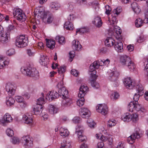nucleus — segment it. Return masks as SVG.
<instances>
[{
  "instance_id": "nucleus-1",
  "label": "nucleus",
  "mask_w": 148,
  "mask_h": 148,
  "mask_svg": "<svg viewBox=\"0 0 148 148\" xmlns=\"http://www.w3.org/2000/svg\"><path fill=\"white\" fill-rule=\"evenodd\" d=\"M139 94H135L134 95V101L131 102L128 106V111L132 112L134 113L131 115V120L133 122L136 123L138 120V114L137 112L139 111V103L138 101L139 100Z\"/></svg>"
},
{
  "instance_id": "nucleus-2",
  "label": "nucleus",
  "mask_w": 148,
  "mask_h": 148,
  "mask_svg": "<svg viewBox=\"0 0 148 148\" xmlns=\"http://www.w3.org/2000/svg\"><path fill=\"white\" fill-rule=\"evenodd\" d=\"M99 61H95L90 66L89 71L91 72L90 82L92 86L96 89H98L99 87V84L96 82L97 76L96 75V71L95 69H98L100 66H101Z\"/></svg>"
},
{
  "instance_id": "nucleus-3",
  "label": "nucleus",
  "mask_w": 148,
  "mask_h": 148,
  "mask_svg": "<svg viewBox=\"0 0 148 148\" xmlns=\"http://www.w3.org/2000/svg\"><path fill=\"white\" fill-rule=\"evenodd\" d=\"M22 72L29 77H35L38 76V72L36 68L29 65L27 67L21 68Z\"/></svg>"
},
{
  "instance_id": "nucleus-4",
  "label": "nucleus",
  "mask_w": 148,
  "mask_h": 148,
  "mask_svg": "<svg viewBox=\"0 0 148 148\" xmlns=\"http://www.w3.org/2000/svg\"><path fill=\"white\" fill-rule=\"evenodd\" d=\"M28 43L27 38L23 35H21L17 37L15 44L18 47L23 48L27 46Z\"/></svg>"
},
{
  "instance_id": "nucleus-5",
  "label": "nucleus",
  "mask_w": 148,
  "mask_h": 148,
  "mask_svg": "<svg viewBox=\"0 0 148 148\" xmlns=\"http://www.w3.org/2000/svg\"><path fill=\"white\" fill-rule=\"evenodd\" d=\"M13 13L14 16L18 20L22 22L25 20L26 17L22 10L19 9H14Z\"/></svg>"
},
{
  "instance_id": "nucleus-6",
  "label": "nucleus",
  "mask_w": 148,
  "mask_h": 148,
  "mask_svg": "<svg viewBox=\"0 0 148 148\" xmlns=\"http://www.w3.org/2000/svg\"><path fill=\"white\" fill-rule=\"evenodd\" d=\"M34 13L35 17H37L39 19H42L44 21V19L46 17L47 13H45L44 10L41 8L35 9Z\"/></svg>"
},
{
  "instance_id": "nucleus-7",
  "label": "nucleus",
  "mask_w": 148,
  "mask_h": 148,
  "mask_svg": "<svg viewBox=\"0 0 148 148\" xmlns=\"http://www.w3.org/2000/svg\"><path fill=\"white\" fill-rule=\"evenodd\" d=\"M97 111L101 114L105 115L108 112L107 106L105 104H99L96 107Z\"/></svg>"
},
{
  "instance_id": "nucleus-8",
  "label": "nucleus",
  "mask_w": 148,
  "mask_h": 148,
  "mask_svg": "<svg viewBox=\"0 0 148 148\" xmlns=\"http://www.w3.org/2000/svg\"><path fill=\"white\" fill-rule=\"evenodd\" d=\"M21 140L25 147H29L32 146L33 142L29 136H24L22 138Z\"/></svg>"
},
{
  "instance_id": "nucleus-9",
  "label": "nucleus",
  "mask_w": 148,
  "mask_h": 148,
  "mask_svg": "<svg viewBox=\"0 0 148 148\" xmlns=\"http://www.w3.org/2000/svg\"><path fill=\"white\" fill-rule=\"evenodd\" d=\"M123 83L126 88L130 89H132L135 86L134 82L130 77L125 78Z\"/></svg>"
},
{
  "instance_id": "nucleus-10",
  "label": "nucleus",
  "mask_w": 148,
  "mask_h": 148,
  "mask_svg": "<svg viewBox=\"0 0 148 148\" xmlns=\"http://www.w3.org/2000/svg\"><path fill=\"white\" fill-rule=\"evenodd\" d=\"M59 97V94L56 91L53 90L50 92L49 95L46 96V99L49 101H51L53 99H57Z\"/></svg>"
},
{
  "instance_id": "nucleus-11",
  "label": "nucleus",
  "mask_w": 148,
  "mask_h": 148,
  "mask_svg": "<svg viewBox=\"0 0 148 148\" xmlns=\"http://www.w3.org/2000/svg\"><path fill=\"white\" fill-rule=\"evenodd\" d=\"M14 87V85L10 83H8L5 86L6 90L10 96L14 95L15 93V90Z\"/></svg>"
},
{
  "instance_id": "nucleus-12",
  "label": "nucleus",
  "mask_w": 148,
  "mask_h": 148,
  "mask_svg": "<svg viewBox=\"0 0 148 148\" xmlns=\"http://www.w3.org/2000/svg\"><path fill=\"white\" fill-rule=\"evenodd\" d=\"M139 136V133L138 131H136L135 133H133L130 136L128 137L127 139V142L130 144L134 143L136 139H138V136Z\"/></svg>"
},
{
  "instance_id": "nucleus-13",
  "label": "nucleus",
  "mask_w": 148,
  "mask_h": 148,
  "mask_svg": "<svg viewBox=\"0 0 148 148\" xmlns=\"http://www.w3.org/2000/svg\"><path fill=\"white\" fill-rule=\"evenodd\" d=\"M88 88L87 86L82 85L79 89V91L78 95V97L80 98H84L85 95L86 93V91Z\"/></svg>"
},
{
  "instance_id": "nucleus-14",
  "label": "nucleus",
  "mask_w": 148,
  "mask_h": 148,
  "mask_svg": "<svg viewBox=\"0 0 148 148\" xmlns=\"http://www.w3.org/2000/svg\"><path fill=\"white\" fill-rule=\"evenodd\" d=\"M80 114L81 116L85 118H88L90 115V113L87 108H81Z\"/></svg>"
},
{
  "instance_id": "nucleus-15",
  "label": "nucleus",
  "mask_w": 148,
  "mask_h": 148,
  "mask_svg": "<svg viewBox=\"0 0 148 148\" xmlns=\"http://www.w3.org/2000/svg\"><path fill=\"white\" fill-rule=\"evenodd\" d=\"M59 96L61 97L62 98L66 97H68V92L64 87H60L58 91Z\"/></svg>"
},
{
  "instance_id": "nucleus-16",
  "label": "nucleus",
  "mask_w": 148,
  "mask_h": 148,
  "mask_svg": "<svg viewBox=\"0 0 148 148\" xmlns=\"http://www.w3.org/2000/svg\"><path fill=\"white\" fill-rule=\"evenodd\" d=\"M9 34L5 32L0 33V41L2 43H6L8 41Z\"/></svg>"
},
{
  "instance_id": "nucleus-17",
  "label": "nucleus",
  "mask_w": 148,
  "mask_h": 148,
  "mask_svg": "<svg viewBox=\"0 0 148 148\" xmlns=\"http://www.w3.org/2000/svg\"><path fill=\"white\" fill-rule=\"evenodd\" d=\"M72 103V100L71 98H69L68 97H66L63 98L62 105L64 107L69 106Z\"/></svg>"
},
{
  "instance_id": "nucleus-18",
  "label": "nucleus",
  "mask_w": 148,
  "mask_h": 148,
  "mask_svg": "<svg viewBox=\"0 0 148 148\" xmlns=\"http://www.w3.org/2000/svg\"><path fill=\"white\" fill-rule=\"evenodd\" d=\"M131 60L130 58L126 55L122 56L120 58V62L123 65L127 64L128 63L131 62Z\"/></svg>"
},
{
  "instance_id": "nucleus-19",
  "label": "nucleus",
  "mask_w": 148,
  "mask_h": 148,
  "mask_svg": "<svg viewBox=\"0 0 148 148\" xmlns=\"http://www.w3.org/2000/svg\"><path fill=\"white\" fill-rule=\"evenodd\" d=\"M115 49L118 52H122L123 51V44L121 42H116L114 45Z\"/></svg>"
},
{
  "instance_id": "nucleus-20",
  "label": "nucleus",
  "mask_w": 148,
  "mask_h": 148,
  "mask_svg": "<svg viewBox=\"0 0 148 148\" xmlns=\"http://www.w3.org/2000/svg\"><path fill=\"white\" fill-rule=\"evenodd\" d=\"M42 106H38L37 105L33 107V112L34 114L38 115L40 114L42 111Z\"/></svg>"
},
{
  "instance_id": "nucleus-21",
  "label": "nucleus",
  "mask_w": 148,
  "mask_h": 148,
  "mask_svg": "<svg viewBox=\"0 0 148 148\" xmlns=\"http://www.w3.org/2000/svg\"><path fill=\"white\" fill-rule=\"evenodd\" d=\"M119 75L118 71H114L110 74L109 79L112 81H115L117 79Z\"/></svg>"
},
{
  "instance_id": "nucleus-22",
  "label": "nucleus",
  "mask_w": 148,
  "mask_h": 148,
  "mask_svg": "<svg viewBox=\"0 0 148 148\" xmlns=\"http://www.w3.org/2000/svg\"><path fill=\"white\" fill-rule=\"evenodd\" d=\"M92 23L97 27H100L102 24L101 18L99 16L96 17L94 18V20L92 21Z\"/></svg>"
},
{
  "instance_id": "nucleus-23",
  "label": "nucleus",
  "mask_w": 148,
  "mask_h": 148,
  "mask_svg": "<svg viewBox=\"0 0 148 148\" xmlns=\"http://www.w3.org/2000/svg\"><path fill=\"white\" fill-rule=\"evenodd\" d=\"M72 48L74 50L79 51L82 47L79 41L74 40L72 42Z\"/></svg>"
},
{
  "instance_id": "nucleus-24",
  "label": "nucleus",
  "mask_w": 148,
  "mask_h": 148,
  "mask_svg": "<svg viewBox=\"0 0 148 148\" xmlns=\"http://www.w3.org/2000/svg\"><path fill=\"white\" fill-rule=\"evenodd\" d=\"M15 99L16 101L18 102L21 103L20 106L22 108H25L26 107V103L24 101V99L21 96H17L15 97Z\"/></svg>"
},
{
  "instance_id": "nucleus-25",
  "label": "nucleus",
  "mask_w": 148,
  "mask_h": 148,
  "mask_svg": "<svg viewBox=\"0 0 148 148\" xmlns=\"http://www.w3.org/2000/svg\"><path fill=\"white\" fill-rule=\"evenodd\" d=\"M46 45L47 47L51 49H53L55 47V42L52 40H49L47 38L46 39Z\"/></svg>"
},
{
  "instance_id": "nucleus-26",
  "label": "nucleus",
  "mask_w": 148,
  "mask_h": 148,
  "mask_svg": "<svg viewBox=\"0 0 148 148\" xmlns=\"http://www.w3.org/2000/svg\"><path fill=\"white\" fill-rule=\"evenodd\" d=\"M115 40L112 37L108 38L105 41V44L107 47H111L114 45Z\"/></svg>"
},
{
  "instance_id": "nucleus-27",
  "label": "nucleus",
  "mask_w": 148,
  "mask_h": 148,
  "mask_svg": "<svg viewBox=\"0 0 148 148\" xmlns=\"http://www.w3.org/2000/svg\"><path fill=\"white\" fill-rule=\"evenodd\" d=\"M23 120L24 121V123L27 124H29L32 123L33 120L32 118L29 115H25L23 117Z\"/></svg>"
},
{
  "instance_id": "nucleus-28",
  "label": "nucleus",
  "mask_w": 148,
  "mask_h": 148,
  "mask_svg": "<svg viewBox=\"0 0 148 148\" xmlns=\"http://www.w3.org/2000/svg\"><path fill=\"white\" fill-rule=\"evenodd\" d=\"M131 115L130 113H126L121 117L122 119L125 122H129L131 121Z\"/></svg>"
},
{
  "instance_id": "nucleus-29",
  "label": "nucleus",
  "mask_w": 148,
  "mask_h": 148,
  "mask_svg": "<svg viewBox=\"0 0 148 148\" xmlns=\"http://www.w3.org/2000/svg\"><path fill=\"white\" fill-rule=\"evenodd\" d=\"M64 27L66 29L70 30H72L74 28L71 22L69 21L65 23L64 25Z\"/></svg>"
},
{
  "instance_id": "nucleus-30",
  "label": "nucleus",
  "mask_w": 148,
  "mask_h": 148,
  "mask_svg": "<svg viewBox=\"0 0 148 148\" xmlns=\"http://www.w3.org/2000/svg\"><path fill=\"white\" fill-rule=\"evenodd\" d=\"M49 111L50 114H53L57 113L58 109L54 106L52 105H49Z\"/></svg>"
},
{
  "instance_id": "nucleus-31",
  "label": "nucleus",
  "mask_w": 148,
  "mask_h": 148,
  "mask_svg": "<svg viewBox=\"0 0 148 148\" xmlns=\"http://www.w3.org/2000/svg\"><path fill=\"white\" fill-rule=\"evenodd\" d=\"M60 133L61 135L64 137L67 136L69 134V132L68 130L64 129L63 128L60 129Z\"/></svg>"
},
{
  "instance_id": "nucleus-32",
  "label": "nucleus",
  "mask_w": 148,
  "mask_h": 148,
  "mask_svg": "<svg viewBox=\"0 0 148 148\" xmlns=\"http://www.w3.org/2000/svg\"><path fill=\"white\" fill-rule=\"evenodd\" d=\"M46 16V17L44 19V21H47L48 23H51L53 20V18L52 15L49 14V13H47Z\"/></svg>"
},
{
  "instance_id": "nucleus-33",
  "label": "nucleus",
  "mask_w": 148,
  "mask_h": 148,
  "mask_svg": "<svg viewBox=\"0 0 148 148\" xmlns=\"http://www.w3.org/2000/svg\"><path fill=\"white\" fill-rule=\"evenodd\" d=\"M83 132L82 127L80 125H78L77 127L76 128L75 132L77 134L78 137L80 136L84 135Z\"/></svg>"
},
{
  "instance_id": "nucleus-34",
  "label": "nucleus",
  "mask_w": 148,
  "mask_h": 148,
  "mask_svg": "<svg viewBox=\"0 0 148 148\" xmlns=\"http://www.w3.org/2000/svg\"><path fill=\"white\" fill-rule=\"evenodd\" d=\"M15 100L14 99L11 97H7L6 98V104L8 106H11L13 105Z\"/></svg>"
},
{
  "instance_id": "nucleus-35",
  "label": "nucleus",
  "mask_w": 148,
  "mask_h": 148,
  "mask_svg": "<svg viewBox=\"0 0 148 148\" xmlns=\"http://www.w3.org/2000/svg\"><path fill=\"white\" fill-rule=\"evenodd\" d=\"M8 62L5 61L4 58L0 56V69L3 68L4 66L7 64Z\"/></svg>"
},
{
  "instance_id": "nucleus-36",
  "label": "nucleus",
  "mask_w": 148,
  "mask_h": 148,
  "mask_svg": "<svg viewBox=\"0 0 148 148\" xmlns=\"http://www.w3.org/2000/svg\"><path fill=\"white\" fill-rule=\"evenodd\" d=\"M71 143L69 141H65L61 143L60 148H70Z\"/></svg>"
},
{
  "instance_id": "nucleus-37",
  "label": "nucleus",
  "mask_w": 148,
  "mask_h": 148,
  "mask_svg": "<svg viewBox=\"0 0 148 148\" xmlns=\"http://www.w3.org/2000/svg\"><path fill=\"white\" fill-rule=\"evenodd\" d=\"M138 2H134L131 4L132 7L134 12L136 13H138L139 8L138 6Z\"/></svg>"
},
{
  "instance_id": "nucleus-38",
  "label": "nucleus",
  "mask_w": 148,
  "mask_h": 148,
  "mask_svg": "<svg viewBox=\"0 0 148 148\" xmlns=\"http://www.w3.org/2000/svg\"><path fill=\"white\" fill-rule=\"evenodd\" d=\"M3 119L5 122L6 123L10 122L12 120L11 115L8 113H6L4 116Z\"/></svg>"
},
{
  "instance_id": "nucleus-39",
  "label": "nucleus",
  "mask_w": 148,
  "mask_h": 148,
  "mask_svg": "<svg viewBox=\"0 0 148 148\" xmlns=\"http://www.w3.org/2000/svg\"><path fill=\"white\" fill-rule=\"evenodd\" d=\"M40 60L42 63V65H43L44 66H45L49 62V60L47 58V57L45 56L44 55L41 56Z\"/></svg>"
},
{
  "instance_id": "nucleus-40",
  "label": "nucleus",
  "mask_w": 148,
  "mask_h": 148,
  "mask_svg": "<svg viewBox=\"0 0 148 148\" xmlns=\"http://www.w3.org/2000/svg\"><path fill=\"white\" fill-rule=\"evenodd\" d=\"M56 40L60 44H64L65 42L64 38L60 36H57L56 37Z\"/></svg>"
},
{
  "instance_id": "nucleus-41",
  "label": "nucleus",
  "mask_w": 148,
  "mask_h": 148,
  "mask_svg": "<svg viewBox=\"0 0 148 148\" xmlns=\"http://www.w3.org/2000/svg\"><path fill=\"white\" fill-rule=\"evenodd\" d=\"M145 18L143 21L141 20L140 22L141 23L139 24V27L142 26L144 23L148 24V11L145 13Z\"/></svg>"
},
{
  "instance_id": "nucleus-42",
  "label": "nucleus",
  "mask_w": 148,
  "mask_h": 148,
  "mask_svg": "<svg viewBox=\"0 0 148 148\" xmlns=\"http://www.w3.org/2000/svg\"><path fill=\"white\" fill-rule=\"evenodd\" d=\"M122 9L121 7H118L116 9H114L111 13L112 15L114 14L117 16L122 11Z\"/></svg>"
},
{
  "instance_id": "nucleus-43",
  "label": "nucleus",
  "mask_w": 148,
  "mask_h": 148,
  "mask_svg": "<svg viewBox=\"0 0 148 148\" xmlns=\"http://www.w3.org/2000/svg\"><path fill=\"white\" fill-rule=\"evenodd\" d=\"M127 65L131 71L133 72L134 71L135 66L134 62H132L131 60V62L127 64Z\"/></svg>"
},
{
  "instance_id": "nucleus-44",
  "label": "nucleus",
  "mask_w": 148,
  "mask_h": 148,
  "mask_svg": "<svg viewBox=\"0 0 148 148\" xmlns=\"http://www.w3.org/2000/svg\"><path fill=\"white\" fill-rule=\"evenodd\" d=\"M60 7V5L58 3H56L55 2H52L51 3V10H57Z\"/></svg>"
},
{
  "instance_id": "nucleus-45",
  "label": "nucleus",
  "mask_w": 148,
  "mask_h": 148,
  "mask_svg": "<svg viewBox=\"0 0 148 148\" xmlns=\"http://www.w3.org/2000/svg\"><path fill=\"white\" fill-rule=\"evenodd\" d=\"M88 31V30L85 27L80 28L79 29H77L76 31V34L77 35L78 32L81 34H83L86 33Z\"/></svg>"
},
{
  "instance_id": "nucleus-46",
  "label": "nucleus",
  "mask_w": 148,
  "mask_h": 148,
  "mask_svg": "<svg viewBox=\"0 0 148 148\" xmlns=\"http://www.w3.org/2000/svg\"><path fill=\"white\" fill-rule=\"evenodd\" d=\"M42 97H40L37 99L36 104L37 105L42 106V104L44 103V101L43 97L44 96V94L42 93Z\"/></svg>"
},
{
  "instance_id": "nucleus-47",
  "label": "nucleus",
  "mask_w": 148,
  "mask_h": 148,
  "mask_svg": "<svg viewBox=\"0 0 148 148\" xmlns=\"http://www.w3.org/2000/svg\"><path fill=\"white\" fill-rule=\"evenodd\" d=\"M112 18L111 19L110 21V24L111 25H115L117 23V21L116 20V15L114 14Z\"/></svg>"
},
{
  "instance_id": "nucleus-48",
  "label": "nucleus",
  "mask_w": 148,
  "mask_h": 148,
  "mask_svg": "<svg viewBox=\"0 0 148 148\" xmlns=\"http://www.w3.org/2000/svg\"><path fill=\"white\" fill-rule=\"evenodd\" d=\"M58 69V73L61 74H63L66 71V67L64 66H62L60 67L59 68L57 67Z\"/></svg>"
},
{
  "instance_id": "nucleus-49",
  "label": "nucleus",
  "mask_w": 148,
  "mask_h": 148,
  "mask_svg": "<svg viewBox=\"0 0 148 148\" xmlns=\"http://www.w3.org/2000/svg\"><path fill=\"white\" fill-rule=\"evenodd\" d=\"M84 98H79L77 101V106L79 107L82 106L84 103Z\"/></svg>"
},
{
  "instance_id": "nucleus-50",
  "label": "nucleus",
  "mask_w": 148,
  "mask_h": 148,
  "mask_svg": "<svg viewBox=\"0 0 148 148\" xmlns=\"http://www.w3.org/2000/svg\"><path fill=\"white\" fill-rule=\"evenodd\" d=\"M88 125L90 127H94V125H95V123L94 121L91 119H89L87 121Z\"/></svg>"
},
{
  "instance_id": "nucleus-51",
  "label": "nucleus",
  "mask_w": 148,
  "mask_h": 148,
  "mask_svg": "<svg viewBox=\"0 0 148 148\" xmlns=\"http://www.w3.org/2000/svg\"><path fill=\"white\" fill-rule=\"evenodd\" d=\"M119 97V95L118 93L117 92H115L112 94L110 96L111 98L113 100L116 99L118 98Z\"/></svg>"
},
{
  "instance_id": "nucleus-52",
  "label": "nucleus",
  "mask_w": 148,
  "mask_h": 148,
  "mask_svg": "<svg viewBox=\"0 0 148 148\" xmlns=\"http://www.w3.org/2000/svg\"><path fill=\"white\" fill-rule=\"evenodd\" d=\"M6 133L8 136L11 137L14 135V132L13 130L10 129H8L6 131Z\"/></svg>"
},
{
  "instance_id": "nucleus-53",
  "label": "nucleus",
  "mask_w": 148,
  "mask_h": 148,
  "mask_svg": "<svg viewBox=\"0 0 148 148\" xmlns=\"http://www.w3.org/2000/svg\"><path fill=\"white\" fill-rule=\"evenodd\" d=\"M7 54L9 56H12L15 54V51L14 49H11L7 52Z\"/></svg>"
},
{
  "instance_id": "nucleus-54",
  "label": "nucleus",
  "mask_w": 148,
  "mask_h": 148,
  "mask_svg": "<svg viewBox=\"0 0 148 148\" xmlns=\"http://www.w3.org/2000/svg\"><path fill=\"white\" fill-rule=\"evenodd\" d=\"M86 137L85 136H78V139L80 142L86 141Z\"/></svg>"
},
{
  "instance_id": "nucleus-55",
  "label": "nucleus",
  "mask_w": 148,
  "mask_h": 148,
  "mask_svg": "<svg viewBox=\"0 0 148 148\" xmlns=\"http://www.w3.org/2000/svg\"><path fill=\"white\" fill-rule=\"evenodd\" d=\"M100 64H101V66L104 65L109 64L110 62V60L109 59L103 60H101L100 62Z\"/></svg>"
},
{
  "instance_id": "nucleus-56",
  "label": "nucleus",
  "mask_w": 148,
  "mask_h": 148,
  "mask_svg": "<svg viewBox=\"0 0 148 148\" xmlns=\"http://www.w3.org/2000/svg\"><path fill=\"white\" fill-rule=\"evenodd\" d=\"M106 14L107 15H109L112 10L111 8L109 5H106L105 7Z\"/></svg>"
},
{
  "instance_id": "nucleus-57",
  "label": "nucleus",
  "mask_w": 148,
  "mask_h": 148,
  "mask_svg": "<svg viewBox=\"0 0 148 148\" xmlns=\"http://www.w3.org/2000/svg\"><path fill=\"white\" fill-rule=\"evenodd\" d=\"M12 139V143L14 144H18L20 142L19 139L17 137H14Z\"/></svg>"
},
{
  "instance_id": "nucleus-58",
  "label": "nucleus",
  "mask_w": 148,
  "mask_h": 148,
  "mask_svg": "<svg viewBox=\"0 0 148 148\" xmlns=\"http://www.w3.org/2000/svg\"><path fill=\"white\" fill-rule=\"evenodd\" d=\"M139 96H142L144 93L143 87V86L139 84Z\"/></svg>"
},
{
  "instance_id": "nucleus-59",
  "label": "nucleus",
  "mask_w": 148,
  "mask_h": 148,
  "mask_svg": "<svg viewBox=\"0 0 148 148\" xmlns=\"http://www.w3.org/2000/svg\"><path fill=\"white\" fill-rule=\"evenodd\" d=\"M107 140L109 142L108 144L110 145L112 144L113 142V138L111 136H109L107 137Z\"/></svg>"
},
{
  "instance_id": "nucleus-60",
  "label": "nucleus",
  "mask_w": 148,
  "mask_h": 148,
  "mask_svg": "<svg viewBox=\"0 0 148 148\" xmlns=\"http://www.w3.org/2000/svg\"><path fill=\"white\" fill-rule=\"evenodd\" d=\"M73 121L75 123H78L80 121V118L77 116L74 117L73 119Z\"/></svg>"
},
{
  "instance_id": "nucleus-61",
  "label": "nucleus",
  "mask_w": 148,
  "mask_h": 148,
  "mask_svg": "<svg viewBox=\"0 0 148 148\" xmlns=\"http://www.w3.org/2000/svg\"><path fill=\"white\" fill-rule=\"evenodd\" d=\"M71 74L75 76H77L78 75V72L75 69H72L71 72Z\"/></svg>"
},
{
  "instance_id": "nucleus-62",
  "label": "nucleus",
  "mask_w": 148,
  "mask_h": 148,
  "mask_svg": "<svg viewBox=\"0 0 148 148\" xmlns=\"http://www.w3.org/2000/svg\"><path fill=\"white\" fill-rule=\"evenodd\" d=\"M27 54L30 56H33L34 55V53L32 52L30 49H28L27 50Z\"/></svg>"
},
{
  "instance_id": "nucleus-63",
  "label": "nucleus",
  "mask_w": 148,
  "mask_h": 148,
  "mask_svg": "<svg viewBox=\"0 0 148 148\" xmlns=\"http://www.w3.org/2000/svg\"><path fill=\"white\" fill-rule=\"evenodd\" d=\"M114 31L116 33L118 36V38H120L121 37V33H122V30H120L119 31H117L116 29H114Z\"/></svg>"
},
{
  "instance_id": "nucleus-64",
  "label": "nucleus",
  "mask_w": 148,
  "mask_h": 148,
  "mask_svg": "<svg viewBox=\"0 0 148 148\" xmlns=\"http://www.w3.org/2000/svg\"><path fill=\"white\" fill-rule=\"evenodd\" d=\"M75 53V52L73 51H70L69 53L70 58V59H71V62L72 61L74 57Z\"/></svg>"
}]
</instances>
